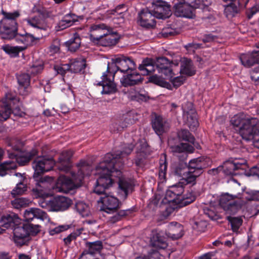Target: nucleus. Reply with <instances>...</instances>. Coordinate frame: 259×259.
Masks as SVG:
<instances>
[{"mask_svg": "<svg viewBox=\"0 0 259 259\" xmlns=\"http://www.w3.org/2000/svg\"><path fill=\"white\" fill-rule=\"evenodd\" d=\"M1 14L4 16V18L2 20H9L11 25L16 30V25H17L16 19L20 16V13L18 11H15L13 13H8L2 10Z\"/></svg>", "mask_w": 259, "mask_h": 259, "instance_id": "58836bf2", "label": "nucleus"}, {"mask_svg": "<svg viewBox=\"0 0 259 259\" xmlns=\"http://www.w3.org/2000/svg\"><path fill=\"white\" fill-rule=\"evenodd\" d=\"M206 159L204 157H198L191 160L187 168L179 170L177 168L176 173L183 179L187 184L194 185L196 183V179L202 172L203 169L207 166Z\"/></svg>", "mask_w": 259, "mask_h": 259, "instance_id": "0eeeda50", "label": "nucleus"}, {"mask_svg": "<svg viewBox=\"0 0 259 259\" xmlns=\"http://www.w3.org/2000/svg\"><path fill=\"white\" fill-rule=\"evenodd\" d=\"M251 79L256 84H259V68H254L250 73Z\"/></svg>", "mask_w": 259, "mask_h": 259, "instance_id": "e2e57ef3", "label": "nucleus"}, {"mask_svg": "<svg viewBox=\"0 0 259 259\" xmlns=\"http://www.w3.org/2000/svg\"><path fill=\"white\" fill-rule=\"evenodd\" d=\"M152 126L156 134L160 136L167 131L169 124L161 116L155 115L152 120Z\"/></svg>", "mask_w": 259, "mask_h": 259, "instance_id": "a878e982", "label": "nucleus"}, {"mask_svg": "<svg viewBox=\"0 0 259 259\" xmlns=\"http://www.w3.org/2000/svg\"><path fill=\"white\" fill-rule=\"evenodd\" d=\"M231 124L238 128V132L242 139L246 141H252L253 145L259 149V119L244 113H239L233 116L230 120Z\"/></svg>", "mask_w": 259, "mask_h": 259, "instance_id": "20e7f679", "label": "nucleus"}, {"mask_svg": "<svg viewBox=\"0 0 259 259\" xmlns=\"http://www.w3.org/2000/svg\"><path fill=\"white\" fill-rule=\"evenodd\" d=\"M17 81L19 84L18 91L20 95L26 96L30 92V76L28 73H22L18 76Z\"/></svg>", "mask_w": 259, "mask_h": 259, "instance_id": "5701e85b", "label": "nucleus"}, {"mask_svg": "<svg viewBox=\"0 0 259 259\" xmlns=\"http://www.w3.org/2000/svg\"><path fill=\"white\" fill-rule=\"evenodd\" d=\"M118 33H104V35L99 37H94L92 34H90L91 40L95 44L108 47L115 45L118 41L119 37Z\"/></svg>", "mask_w": 259, "mask_h": 259, "instance_id": "2eb2a0df", "label": "nucleus"}, {"mask_svg": "<svg viewBox=\"0 0 259 259\" xmlns=\"http://www.w3.org/2000/svg\"><path fill=\"white\" fill-rule=\"evenodd\" d=\"M11 25L9 20H2L0 21V31L1 30L8 31L7 32H17V25H16V30Z\"/></svg>", "mask_w": 259, "mask_h": 259, "instance_id": "8fccbe9b", "label": "nucleus"}, {"mask_svg": "<svg viewBox=\"0 0 259 259\" xmlns=\"http://www.w3.org/2000/svg\"><path fill=\"white\" fill-rule=\"evenodd\" d=\"M159 164V177L160 180L162 182L165 180L167 166V162L166 161L165 154H164L163 156H161Z\"/></svg>", "mask_w": 259, "mask_h": 259, "instance_id": "37998d69", "label": "nucleus"}, {"mask_svg": "<svg viewBox=\"0 0 259 259\" xmlns=\"http://www.w3.org/2000/svg\"><path fill=\"white\" fill-rule=\"evenodd\" d=\"M151 241L152 245L158 248L164 249L167 246L165 238L157 230L152 231Z\"/></svg>", "mask_w": 259, "mask_h": 259, "instance_id": "7c9ffc66", "label": "nucleus"}, {"mask_svg": "<svg viewBox=\"0 0 259 259\" xmlns=\"http://www.w3.org/2000/svg\"><path fill=\"white\" fill-rule=\"evenodd\" d=\"M155 68H156V66H155L153 60L149 58L143 60L142 64L138 67L143 75H148L153 73L155 71Z\"/></svg>", "mask_w": 259, "mask_h": 259, "instance_id": "2f4dec72", "label": "nucleus"}, {"mask_svg": "<svg viewBox=\"0 0 259 259\" xmlns=\"http://www.w3.org/2000/svg\"><path fill=\"white\" fill-rule=\"evenodd\" d=\"M156 18L164 20L172 14L170 5L162 1H157L153 5L151 10Z\"/></svg>", "mask_w": 259, "mask_h": 259, "instance_id": "ddd939ff", "label": "nucleus"}, {"mask_svg": "<svg viewBox=\"0 0 259 259\" xmlns=\"http://www.w3.org/2000/svg\"><path fill=\"white\" fill-rule=\"evenodd\" d=\"M2 49L11 57H15L17 56L24 49L21 47H13L9 45H5L2 46Z\"/></svg>", "mask_w": 259, "mask_h": 259, "instance_id": "ea45409f", "label": "nucleus"}, {"mask_svg": "<svg viewBox=\"0 0 259 259\" xmlns=\"http://www.w3.org/2000/svg\"><path fill=\"white\" fill-rule=\"evenodd\" d=\"M26 224H21L20 222L12 230H13V240L17 246H21L27 244L30 240L28 232L27 231Z\"/></svg>", "mask_w": 259, "mask_h": 259, "instance_id": "4468645a", "label": "nucleus"}, {"mask_svg": "<svg viewBox=\"0 0 259 259\" xmlns=\"http://www.w3.org/2000/svg\"><path fill=\"white\" fill-rule=\"evenodd\" d=\"M66 47L70 52H75L80 47L81 39L78 33H74V36L65 42Z\"/></svg>", "mask_w": 259, "mask_h": 259, "instance_id": "e433bc0d", "label": "nucleus"}, {"mask_svg": "<svg viewBox=\"0 0 259 259\" xmlns=\"http://www.w3.org/2000/svg\"><path fill=\"white\" fill-rule=\"evenodd\" d=\"M19 100L10 93L6 94L0 104V119L7 120L12 113L18 114L20 111Z\"/></svg>", "mask_w": 259, "mask_h": 259, "instance_id": "6e6552de", "label": "nucleus"}, {"mask_svg": "<svg viewBox=\"0 0 259 259\" xmlns=\"http://www.w3.org/2000/svg\"><path fill=\"white\" fill-rule=\"evenodd\" d=\"M232 198V196L228 194L223 195L220 199V204L226 210L236 212L240 206Z\"/></svg>", "mask_w": 259, "mask_h": 259, "instance_id": "c756f323", "label": "nucleus"}, {"mask_svg": "<svg viewBox=\"0 0 259 259\" xmlns=\"http://www.w3.org/2000/svg\"><path fill=\"white\" fill-rule=\"evenodd\" d=\"M19 33H0V37L3 39L11 40L15 39L17 41Z\"/></svg>", "mask_w": 259, "mask_h": 259, "instance_id": "338daca9", "label": "nucleus"}, {"mask_svg": "<svg viewBox=\"0 0 259 259\" xmlns=\"http://www.w3.org/2000/svg\"><path fill=\"white\" fill-rule=\"evenodd\" d=\"M200 39L203 44H205L214 41L216 39V36L211 34H205L201 36Z\"/></svg>", "mask_w": 259, "mask_h": 259, "instance_id": "69168bd1", "label": "nucleus"}, {"mask_svg": "<svg viewBox=\"0 0 259 259\" xmlns=\"http://www.w3.org/2000/svg\"><path fill=\"white\" fill-rule=\"evenodd\" d=\"M156 68L158 72L163 74L165 78H171L172 74L171 63L165 57L159 58L157 60Z\"/></svg>", "mask_w": 259, "mask_h": 259, "instance_id": "b1692460", "label": "nucleus"}, {"mask_svg": "<svg viewBox=\"0 0 259 259\" xmlns=\"http://www.w3.org/2000/svg\"><path fill=\"white\" fill-rule=\"evenodd\" d=\"M90 31L107 30L108 32H117L116 31H113V28L112 26L107 25L104 23L95 24L92 25L90 26Z\"/></svg>", "mask_w": 259, "mask_h": 259, "instance_id": "09e8293b", "label": "nucleus"}, {"mask_svg": "<svg viewBox=\"0 0 259 259\" xmlns=\"http://www.w3.org/2000/svg\"><path fill=\"white\" fill-rule=\"evenodd\" d=\"M44 69V65L42 63H35L30 68V72L33 74L40 73Z\"/></svg>", "mask_w": 259, "mask_h": 259, "instance_id": "052dcab7", "label": "nucleus"}, {"mask_svg": "<svg viewBox=\"0 0 259 259\" xmlns=\"http://www.w3.org/2000/svg\"><path fill=\"white\" fill-rule=\"evenodd\" d=\"M140 25L147 29L153 28L156 25L155 17L151 10L148 8L142 9L139 13Z\"/></svg>", "mask_w": 259, "mask_h": 259, "instance_id": "dca6fc26", "label": "nucleus"}, {"mask_svg": "<svg viewBox=\"0 0 259 259\" xmlns=\"http://www.w3.org/2000/svg\"><path fill=\"white\" fill-rule=\"evenodd\" d=\"M125 74L120 79V82L123 87H126L139 84L143 80L142 75L135 69H132V71L131 70Z\"/></svg>", "mask_w": 259, "mask_h": 259, "instance_id": "f3484780", "label": "nucleus"}, {"mask_svg": "<svg viewBox=\"0 0 259 259\" xmlns=\"http://www.w3.org/2000/svg\"><path fill=\"white\" fill-rule=\"evenodd\" d=\"M86 247L88 249L85 250L86 251L95 254V253L99 251L102 248L103 246L101 241H96L87 242Z\"/></svg>", "mask_w": 259, "mask_h": 259, "instance_id": "c03bdc74", "label": "nucleus"}, {"mask_svg": "<svg viewBox=\"0 0 259 259\" xmlns=\"http://www.w3.org/2000/svg\"><path fill=\"white\" fill-rule=\"evenodd\" d=\"M70 66L69 64L57 65L54 66V69L58 74L62 75H64L67 71H69Z\"/></svg>", "mask_w": 259, "mask_h": 259, "instance_id": "4d7b16f0", "label": "nucleus"}, {"mask_svg": "<svg viewBox=\"0 0 259 259\" xmlns=\"http://www.w3.org/2000/svg\"><path fill=\"white\" fill-rule=\"evenodd\" d=\"M75 209L82 217H88L90 214L88 205L82 201H78L76 203Z\"/></svg>", "mask_w": 259, "mask_h": 259, "instance_id": "a19ab883", "label": "nucleus"}, {"mask_svg": "<svg viewBox=\"0 0 259 259\" xmlns=\"http://www.w3.org/2000/svg\"><path fill=\"white\" fill-rule=\"evenodd\" d=\"M207 226V222L205 221L200 220L194 222L192 225L193 230H196L198 232H204Z\"/></svg>", "mask_w": 259, "mask_h": 259, "instance_id": "864d4df0", "label": "nucleus"}, {"mask_svg": "<svg viewBox=\"0 0 259 259\" xmlns=\"http://www.w3.org/2000/svg\"><path fill=\"white\" fill-rule=\"evenodd\" d=\"M38 16L25 19L27 25L34 28L40 30H46L47 25L45 22L44 13L42 11L38 10Z\"/></svg>", "mask_w": 259, "mask_h": 259, "instance_id": "393cba45", "label": "nucleus"}, {"mask_svg": "<svg viewBox=\"0 0 259 259\" xmlns=\"http://www.w3.org/2000/svg\"><path fill=\"white\" fill-rule=\"evenodd\" d=\"M23 144L19 140L11 141L7 148L8 157L11 160L6 161L0 164V176L4 177L8 174L11 169L17 167V164L24 165L35 155L37 152L35 149L30 151L23 150Z\"/></svg>", "mask_w": 259, "mask_h": 259, "instance_id": "7ed1b4c3", "label": "nucleus"}, {"mask_svg": "<svg viewBox=\"0 0 259 259\" xmlns=\"http://www.w3.org/2000/svg\"><path fill=\"white\" fill-rule=\"evenodd\" d=\"M228 220L231 224L232 229L234 232L238 231L243 222L242 220L238 217H228Z\"/></svg>", "mask_w": 259, "mask_h": 259, "instance_id": "3c124183", "label": "nucleus"}, {"mask_svg": "<svg viewBox=\"0 0 259 259\" xmlns=\"http://www.w3.org/2000/svg\"><path fill=\"white\" fill-rule=\"evenodd\" d=\"M27 190V186L23 183L20 182L17 184L16 187L12 191L11 194L14 197L16 195H22Z\"/></svg>", "mask_w": 259, "mask_h": 259, "instance_id": "603ef678", "label": "nucleus"}, {"mask_svg": "<svg viewBox=\"0 0 259 259\" xmlns=\"http://www.w3.org/2000/svg\"><path fill=\"white\" fill-rule=\"evenodd\" d=\"M133 212V210L126 209L120 210L117 213L113 216L112 221L115 222L121 219L123 217L129 215Z\"/></svg>", "mask_w": 259, "mask_h": 259, "instance_id": "bf43d9fd", "label": "nucleus"}, {"mask_svg": "<svg viewBox=\"0 0 259 259\" xmlns=\"http://www.w3.org/2000/svg\"><path fill=\"white\" fill-rule=\"evenodd\" d=\"M179 139L188 142L190 143L194 144L195 138L194 136L187 130H181L178 133Z\"/></svg>", "mask_w": 259, "mask_h": 259, "instance_id": "de8ad7c7", "label": "nucleus"}, {"mask_svg": "<svg viewBox=\"0 0 259 259\" xmlns=\"http://www.w3.org/2000/svg\"><path fill=\"white\" fill-rule=\"evenodd\" d=\"M34 218L39 219L42 221H48L49 218L47 213L37 208H30L25 210L24 213V220L26 222L32 221Z\"/></svg>", "mask_w": 259, "mask_h": 259, "instance_id": "aec40b11", "label": "nucleus"}, {"mask_svg": "<svg viewBox=\"0 0 259 259\" xmlns=\"http://www.w3.org/2000/svg\"><path fill=\"white\" fill-rule=\"evenodd\" d=\"M167 236L172 240H177L182 237L184 234L183 227L180 223L172 222L167 225Z\"/></svg>", "mask_w": 259, "mask_h": 259, "instance_id": "cd10ccee", "label": "nucleus"}, {"mask_svg": "<svg viewBox=\"0 0 259 259\" xmlns=\"http://www.w3.org/2000/svg\"><path fill=\"white\" fill-rule=\"evenodd\" d=\"M183 118L190 129H194L198 126L197 113L191 102H187L182 105Z\"/></svg>", "mask_w": 259, "mask_h": 259, "instance_id": "f8f14e48", "label": "nucleus"}, {"mask_svg": "<svg viewBox=\"0 0 259 259\" xmlns=\"http://www.w3.org/2000/svg\"><path fill=\"white\" fill-rule=\"evenodd\" d=\"M73 154V152L71 150H66L61 153L58 159L60 163V165L58 166V168L61 171L66 173L70 171L71 166L70 159Z\"/></svg>", "mask_w": 259, "mask_h": 259, "instance_id": "c85d7f7f", "label": "nucleus"}, {"mask_svg": "<svg viewBox=\"0 0 259 259\" xmlns=\"http://www.w3.org/2000/svg\"><path fill=\"white\" fill-rule=\"evenodd\" d=\"M203 44L202 43H195V42H191L188 43L185 46V48L187 50H192L194 51L195 50L202 48Z\"/></svg>", "mask_w": 259, "mask_h": 259, "instance_id": "0e129e2a", "label": "nucleus"}, {"mask_svg": "<svg viewBox=\"0 0 259 259\" xmlns=\"http://www.w3.org/2000/svg\"><path fill=\"white\" fill-rule=\"evenodd\" d=\"M173 73L172 74V76L171 78H166L167 79H169L171 80V83L174 85V86L176 88H178L181 86L185 80V77L182 76H177L172 78Z\"/></svg>", "mask_w": 259, "mask_h": 259, "instance_id": "13d9d810", "label": "nucleus"}, {"mask_svg": "<svg viewBox=\"0 0 259 259\" xmlns=\"http://www.w3.org/2000/svg\"><path fill=\"white\" fill-rule=\"evenodd\" d=\"M33 164V178L37 182L35 187L32 189V192L35 197L42 198L39 202L42 199L45 200V198L53 195L54 193H67L70 191V188L73 185L69 181L65 182L66 180L65 176L61 175L55 184L51 183L53 180L51 177L46 176L39 178L41 174L50 171L54 166L55 163L52 158L38 157L34 160Z\"/></svg>", "mask_w": 259, "mask_h": 259, "instance_id": "f03ea898", "label": "nucleus"}, {"mask_svg": "<svg viewBox=\"0 0 259 259\" xmlns=\"http://www.w3.org/2000/svg\"><path fill=\"white\" fill-rule=\"evenodd\" d=\"M20 221L18 215L13 212L2 216L0 215V227L12 230Z\"/></svg>", "mask_w": 259, "mask_h": 259, "instance_id": "4be33fe9", "label": "nucleus"}, {"mask_svg": "<svg viewBox=\"0 0 259 259\" xmlns=\"http://www.w3.org/2000/svg\"><path fill=\"white\" fill-rule=\"evenodd\" d=\"M84 230L83 228L81 227L77 228L70 233L66 238H64L63 240L65 244L67 245H69L72 241L75 240L77 237L81 234Z\"/></svg>", "mask_w": 259, "mask_h": 259, "instance_id": "49530a36", "label": "nucleus"}, {"mask_svg": "<svg viewBox=\"0 0 259 259\" xmlns=\"http://www.w3.org/2000/svg\"><path fill=\"white\" fill-rule=\"evenodd\" d=\"M242 64L246 67H250L257 63L259 59V47L247 54H242L240 56Z\"/></svg>", "mask_w": 259, "mask_h": 259, "instance_id": "bb28decb", "label": "nucleus"}, {"mask_svg": "<svg viewBox=\"0 0 259 259\" xmlns=\"http://www.w3.org/2000/svg\"><path fill=\"white\" fill-rule=\"evenodd\" d=\"M70 71L73 73H78L83 70L85 67V61L82 58L71 59L70 61Z\"/></svg>", "mask_w": 259, "mask_h": 259, "instance_id": "f704fd0d", "label": "nucleus"}, {"mask_svg": "<svg viewBox=\"0 0 259 259\" xmlns=\"http://www.w3.org/2000/svg\"><path fill=\"white\" fill-rule=\"evenodd\" d=\"M71 226V225H63L56 227L54 228H51L49 230V234L52 236L57 234L62 231L67 230L70 228Z\"/></svg>", "mask_w": 259, "mask_h": 259, "instance_id": "6e6d98bb", "label": "nucleus"}, {"mask_svg": "<svg viewBox=\"0 0 259 259\" xmlns=\"http://www.w3.org/2000/svg\"><path fill=\"white\" fill-rule=\"evenodd\" d=\"M180 72L187 76H192L196 73V70L192 61L189 59H185L181 66Z\"/></svg>", "mask_w": 259, "mask_h": 259, "instance_id": "72a5a7b5", "label": "nucleus"}, {"mask_svg": "<svg viewBox=\"0 0 259 259\" xmlns=\"http://www.w3.org/2000/svg\"><path fill=\"white\" fill-rule=\"evenodd\" d=\"M239 198H242L247 201H257L259 202V191L248 190L244 191Z\"/></svg>", "mask_w": 259, "mask_h": 259, "instance_id": "79ce46f5", "label": "nucleus"}, {"mask_svg": "<svg viewBox=\"0 0 259 259\" xmlns=\"http://www.w3.org/2000/svg\"><path fill=\"white\" fill-rule=\"evenodd\" d=\"M30 203L29 199L23 197L15 198L11 201V204L14 208L19 209L27 206Z\"/></svg>", "mask_w": 259, "mask_h": 259, "instance_id": "a18cd8bd", "label": "nucleus"}, {"mask_svg": "<svg viewBox=\"0 0 259 259\" xmlns=\"http://www.w3.org/2000/svg\"><path fill=\"white\" fill-rule=\"evenodd\" d=\"M41 37L42 36L35 37L30 33H24L22 34L19 33L18 37H17V42L23 44L26 46H31L35 44Z\"/></svg>", "mask_w": 259, "mask_h": 259, "instance_id": "473e14b6", "label": "nucleus"}, {"mask_svg": "<svg viewBox=\"0 0 259 259\" xmlns=\"http://www.w3.org/2000/svg\"><path fill=\"white\" fill-rule=\"evenodd\" d=\"M113 61L114 64L112 65H113L116 70H113L114 73L110 72L108 65L107 71L102 76V80L97 83V85L102 87V94H111L117 92V87L114 82L115 74L117 71L126 73L131 70L132 71V69L136 67V64L133 60L123 56L117 57Z\"/></svg>", "mask_w": 259, "mask_h": 259, "instance_id": "39448f33", "label": "nucleus"}, {"mask_svg": "<svg viewBox=\"0 0 259 259\" xmlns=\"http://www.w3.org/2000/svg\"><path fill=\"white\" fill-rule=\"evenodd\" d=\"M77 166L78 171L77 174L70 171L71 178L65 176L66 180L65 182L69 181L73 185L70 188V190L80 186L84 177L89 176L92 172V165L85 161L81 160L77 164Z\"/></svg>", "mask_w": 259, "mask_h": 259, "instance_id": "1a4fd4ad", "label": "nucleus"}, {"mask_svg": "<svg viewBox=\"0 0 259 259\" xmlns=\"http://www.w3.org/2000/svg\"><path fill=\"white\" fill-rule=\"evenodd\" d=\"M171 151L175 153H181L185 152H192L194 150L193 147L187 143H181L179 145L171 147Z\"/></svg>", "mask_w": 259, "mask_h": 259, "instance_id": "4c0bfd02", "label": "nucleus"}, {"mask_svg": "<svg viewBox=\"0 0 259 259\" xmlns=\"http://www.w3.org/2000/svg\"><path fill=\"white\" fill-rule=\"evenodd\" d=\"M136 148L135 164L138 167H142L144 164L146 158L149 154V148L146 143L142 142L137 143Z\"/></svg>", "mask_w": 259, "mask_h": 259, "instance_id": "a211bd4d", "label": "nucleus"}, {"mask_svg": "<svg viewBox=\"0 0 259 259\" xmlns=\"http://www.w3.org/2000/svg\"><path fill=\"white\" fill-rule=\"evenodd\" d=\"M38 203L41 207L51 211H64L70 206L71 200L64 196H58L49 200L42 199Z\"/></svg>", "mask_w": 259, "mask_h": 259, "instance_id": "9b49d317", "label": "nucleus"}, {"mask_svg": "<svg viewBox=\"0 0 259 259\" xmlns=\"http://www.w3.org/2000/svg\"><path fill=\"white\" fill-rule=\"evenodd\" d=\"M123 121L118 123L114 122L111 124L110 128L112 132H118L121 131L124 127H126L128 124L132 123L128 115H125L123 117Z\"/></svg>", "mask_w": 259, "mask_h": 259, "instance_id": "c9c22d12", "label": "nucleus"}, {"mask_svg": "<svg viewBox=\"0 0 259 259\" xmlns=\"http://www.w3.org/2000/svg\"><path fill=\"white\" fill-rule=\"evenodd\" d=\"M27 231L28 232V236L30 235L35 236L40 231V226L38 225H33L31 223H26Z\"/></svg>", "mask_w": 259, "mask_h": 259, "instance_id": "5fc2aeb1", "label": "nucleus"}, {"mask_svg": "<svg viewBox=\"0 0 259 259\" xmlns=\"http://www.w3.org/2000/svg\"><path fill=\"white\" fill-rule=\"evenodd\" d=\"M249 176L256 177L259 179V164L252 167L248 172Z\"/></svg>", "mask_w": 259, "mask_h": 259, "instance_id": "774afa93", "label": "nucleus"}, {"mask_svg": "<svg viewBox=\"0 0 259 259\" xmlns=\"http://www.w3.org/2000/svg\"><path fill=\"white\" fill-rule=\"evenodd\" d=\"M247 1L238 0L237 2H231L227 5L224 10V14L228 19H231L238 14L240 9L246 6Z\"/></svg>", "mask_w": 259, "mask_h": 259, "instance_id": "412c9836", "label": "nucleus"}, {"mask_svg": "<svg viewBox=\"0 0 259 259\" xmlns=\"http://www.w3.org/2000/svg\"><path fill=\"white\" fill-rule=\"evenodd\" d=\"M135 145L134 143H124L120 151H116L114 154L107 153L94 171V174L98 176L94 191L98 195H102L98 202L102 204L101 210L108 213H113L119 206L118 199L105 193L106 190L114 182L113 177L119 179V193L123 198H126L134 190L133 180L122 178L121 170L124 159L131 153Z\"/></svg>", "mask_w": 259, "mask_h": 259, "instance_id": "f257e3e1", "label": "nucleus"}, {"mask_svg": "<svg viewBox=\"0 0 259 259\" xmlns=\"http://www.w3.org/2000/svg\"><path fill=\"white\" fill-rule=\"evenodd\" d=\"M245 161L243 159L238 160L230 158L225 162L222 165L216 168H212L208 170L209 174H217L218 172L223 171V172L227 176H233L236 175L235 170L239 169H244L245 167Z\"/></svg>", "mask_w": 259, "mask_h": 259, "instance_id": "9d476101", "label": "nucleus"}, {"mask_svg": "<svg viewBox=\"0 0 259 259\" xmlns=\"http://www.w3.org/2000/svg\"><path fill=\"white\" fill-rule=\"evenodd\" d=\"M174 8L175 15L177 17L193 18L195 16V10L189 5L182 3V2H179L175 4Z\"/></svg>", "mask_w": 259, "mask_h": 259, "instance_id": "6ab92c4d", "label": "nucleus"}, {"mask_svg": "<svg viewBox=\"0 0 259 259\" xmlns=\"http://www.w3.org/2000/svg\"><path fill=\"white\" fill-rule=\"evenodd\" d=\"M184 188L179 184L172 186L166 191L165 197L162 202L164 203L176 204V207L186 206L195 200V196L192 193L184 194Z\"/></svg>", "mask_w": 259, "mask_h": 259, "instance_id": "423d86ee", "label": "nucleus"}, {"mask_svg": "<svg viewBox=\"0 0 259 259\" xmlns=\"http://www.w3.org/2000/svg\"><path fill=\"white\" fill-rule=\"evenodd\" d=\"M180 2L189 5L195 10L200 6V0H181Z\"/></svg>", "mask_w": 259, "mask_h": 259, "instance_id": "680f3d73", "label": "nucleus"}]
</instances>
